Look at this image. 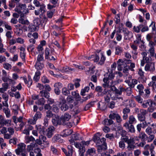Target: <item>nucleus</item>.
I'll return each instance as SVG.
<instances>
[{
    "instance_id": "1",
    "label": "nucleus",
    "mask_w": 156,
    "mask_h": 156,
    "mask_svg": "<svg viewBox=\"0 0 156 156\" xmlns=\"http://www.w3.org/2000/svg\"><path fill=\"white\" fill-rule=\"evenodd\" d=\"M115 77V74L112 71L109 73H106L105 75V78L103 80L104 83L103 86L105 88H109L112 85V80Z\"/></svg>"
},
{
    "instance_id": "2",
    "label": "nucleus",
    "mask_w": 156,
    "mask_h": 156,
    "mask_svg": "<svg viewBox=\"0 0 156 156\" xmlns=\"http://www.w3.org/2000/svg\"><path fill=\"white\" fill-rule=\"evenodd\" d=\"M135 138H136L137 137H131L130 139H129L128 136H125L122 139V140L126 143L128 144L126 148V152H131L134 149L135 147V146L134 145L135 139Z\"/></svg>"
},
{
    "instance_id": "3",
    "label": "nucleus",
    "mask_w": 156,
    "mask_h": 156,
    "mask_svg": "<svg viewBox=\"0 0 156 156\" xmlns=\"http://www.w3.org/2000/svg\"><path fill=\"white\" fill-rule=\"evenodd\" d=\"M11 120L10 119H6L2 115H0V122L1 126L5 127L10 126L11 125Z\"/></svg>"
},
{
    "instance_id": "4",
    "label": "nucleus",
    "mask_w": 156,
    "mask_h": 156,
    "mask_svg": "<svg viewBox=\"0 0 156 156\" xmlns=\"http://www.w3.org/2000/svg\"><path fill=\"white\" fill-rule=\"evenodd\" d=\"M50 50L48 48H46L45 49V58L46 59H48L50 60H55L56 59L53 56L51 55V54H53V53L54 52V49H51V54L50 53Z\"/></svg>"
},
{
    "instance_id": "5",
    "label": "nucleus",
    "mask_w": 156,
    "mask_h": 156,
    "mask_svg": "<svg viewBox=\"0 0 156 156\" xmlns=\"http://www.w3.org/2000/svg\"><path fill=\"white\" fill-rule=\"evenodd\" d=\"M18 8L19 11H18V12L19 14H23V15H26L29 13V10L26 8L25 4H20Z\"/></svg>"
},
{
    "instance_id": "6",
    "label": "nucleus",
    "mask_w": 156,
    "mask_h": 156,
    "mask_svg": "<svg viewBox=\"0 0 156 156\" xmlns=\"http://www.w3.org/2000/svg\"><path fill=\"white\" fill-rule=\"evenodd\" d=\"M109 117L112 120L115 119L118 123H120L122 120L120 116L117 112H111Z\"/></svg>"
},
{
    "instance_id": "7",
    "label": "nucleus",
    "mask_w": 156,
    "mask_h": 156,
    "mask_svg": "<svg viewBox=\"0 0 156 156\" xmlns=\"http://www.w3.org/2000/svg\"><path fill=\"white\" fill-rule=\"evenodd\" d=\"M59 105V107L62 111H66L69 108V106L66 103V100L64 98L60 100Z\"/></svg>"
},
{
    "instance_id": "8",
    "label": "nucleus",
    "mask_w": 156,
    "mask_h": 156,
    "mask_svg": "<svg viewBox=\"0 0 156 156\" xmlns=\"http://www.w3.org/2000/svg\"><path fill=\"white\" fill-rule=\"evenodd\" d=\"M147 113L146 110L141 109H140V113L137 114V118L138 120L140 121H144L146 119L145 115Z\"/></svg>"
},
{
    "instance_id": "9",
    "label": "nucleus",
    "mask_w": 156,
    "mask_h": 156,
    "mask_svg": "<svg viewBox=\"0 0 156 156\" xmlns=\"http://www.w3.org/2000/svg\"><path fill=\"white\" fill-rule=\"evenodd\" d=\"M52 122L55 126H56L58 125L62 124L61 118H59L58 115H54V116L52 119Z\"/></svg>"
},
{
    "instance_id": "10",
    "label": "nucleus",
    "mask_w": 156,
    "mask_h": 156,
    "mask_svg": "<svg viewBox=\"0 0 156 156\" xmlns=\"http://www.w3.org/2000/svg\"><path fill=\"white\" fill-rule=\"evenodd\" d=\"M55 129L53 126H50L46 130L45 134L48 138H51L54 134Z\"/></svg>"
},
{
    "instance_id": "11",
    "label": "nucleus",
    "mask_w": 156,
    "mask_h": 156,
    "mask_svg": "<svg viewBox=\"0 0 156 156\" xmlns=\"http://www.w3.org/2000/svg\"><path fill=\"white\" fill-rule=\"evenodd\" d=\"M130 47L132 49L131 53L132 54L133 58L134 59H136L138 54L137 47L134 44H132L130 45Z\"/></svg>"
},
{
    "instance_id": "12",
    "label": "nucleus",
    "mask_w": 156,
    "mask_h": 156,
    "mask_svg": "<svg viewBox=\"0 0 156 156\" xmlns=\"http://www.w3.org/2000/svg\"><path fill=\"white\" fill-rule=\"evenodd\" d=\"M26 145L23 143H20L17 145V148L15 150L16 153L25 151Z\"/></svg>"
},
{
    "instance_id": "13",
    "label": "nucleus",
    "mask_w": 156,
    "mask_h": 156,
    "mask_svg": "<svg viewBox=\"0 0 156 156\" xmlns=\"http://www.w3.org/2000/svg\"><path fill=\"white\" fill-rule=\"evenodd\" d=\"M155 66L154 62L147 64L145 66V70L146 71H154L155 69Z\"/></svg>"
},
{
    "instance_id": "14",
    "label": "nucleus",
    "mask_w": 156,
    "mask_h": 156,
    "mask_svg": "<svg viewBox=\"0 0 156 156\" xmlns=\"http://www.w3.org/2000/svg\"><path fill=\"white\" fill-rule=\"evenodd\" d=\"M123 32L124 34V39L127 40L129 39L130 37L129 36H133V34L132 32L129 31L127 29H124Z\"/></svg>"
},
{
    "instance_id": "15",
    "label": "nucleus",
    "mask_w": 156,
    "mask_h": 156,
    "mask_svg": "<svg viewBox=\"0 0 156 156\" xmlns=\"http://www.w3.org/2000/svg\"><path fill=\"white\" fill-rule=\"evenodd\" d=\"M98 107L99 109L104 111L107 108V106L105 102L100 101L98 103Z\"/></svg>"
},
{
    "instance_id": "16",
    "label": "nucleus",
    "mask_w": 156,
    "mask_h": 156,
    "mask_svg": "<svg viewBox=\"0 0 156 156\" xmlns=\"http://www.w3.org/2000/svg\"><path fill=\"white\" fill-rule=\"evenodd\" d=\"M149 102H150L148 104L149 107L147 108V110L150 112H152L156 108L155 106L156 105V103L153 102L151 99L150 100Z\"/></svg>"
},
{
    "instance_id": "17",
    "label": "nucleus",
    "mask_w": 156,
    "mask_h": 156,
    "mask_svg": "<svg viewBox=\"0 0 156 156\" xmlns=\"http://www.w3.org/2000/svg\"><path fill=\"white\" fill-rule=\"evenodd\" d=\"M25 15L23 14H20V17L18 20V21L19 23L22 24L28 25L29 24V22L27 20H25L23 18L24 17Z\"/></svg>"
},
{
    "instance_id": "18",
    "label": "nucleus",
    "mask_w": 156,
    "mask_h": 156,
    "mask_svg": "<svg viewBox=\"0 0 156 156\" xmlns=\"http://www.w3.org/2000/svg\"><path fill=\"white\" fill-rule=\"evenodd\" d=\"M35 129L37 130L38 133L41 135H44L45 133V128L44 126L41 125H36L35 126Z\"/></svg>"
},
{
    "instance_id": "19",
    "label": "nucleus",
    "mask_w": 156,
    "mask_h": 156,
    "mask_svg": "<svg viewBox=\"0 0 156 156\" xmlns=\"http://www.w3.org/2000/svg\"><path fill=\"white\" fill-rule=\"evenodd\" d=\"M125 82L128 83V85L131 88H134L135 85L137 83V80L135 79H133L132 80L131 83L130 82L129 80H126Z\"/></svg>"
},
{
    "instance_id": "20",
    "label": "nucleus",
    "mask_w": 156,
    "mask_h": 156,
    "mask_svg": "<svg viewBox=\"0 0 156 156\" xmlns=\"http://www.w3.org/2000/svg\"><path fill=\"white\" fill-rule=\"evenodd\" d=\"M71 118V116L67 113H66L64 115L61 117V120L62 123L68 121Z\"/></svg>"
},
{
    "instance_id": "21",
    "label": "nucleus",
    "mask_w": 156,
    "mask_h": 156,
    "mask_svg": "<svg viewBox=\"0 0 156 156\" xmlns=\"http://www.w3.org/2000/svg\"><path fill=\"white\" fill-rule=\"evenodd\" d=\"M124 62L123 60L121 59H119L117 62L118 65V69L119 70L121 71L123 68L124 67Z\"/></svg>"
},
{
    "instance_id": "22",
    "label": "nucleus",
    "mask_w": 156,
    "mask_h": 156,
    "mask_svg": "<svg viewBox=\"0 0 156 156\" xmlns=\"http://www.w3.org/2000/svg\"><path fill=\"white\" fill-rule=\"evenodd\" d=\"M97 150L98 152H101L105 151L107 149V145L104 144H101V145L98 144H97Z\"/></svg>"
},
{
    "instance_id": "23",
    "label": "nucleus",
    "mask_w": 156,
    "mask_h": 156,
    "mask_svg": "<svg viewBox=\"0 0 156 156\" xmlns=\"http://www.w3.org/2000/svg\"><path fill=\"white\" fill-rule=\"evenodd\" d=\"M61 135L56 134L52 138V141L54 142H58L62 143L63 142V140L61 139Z\"/></svg>"
},
{
    "instance_id": "24",
    "label": "nucleus",
    "mask_w": 156,
    "mask_h": 156,
    "mask_svg": "<svg viewBox=\"0 0 156 156\" xmlns=\"http://www.w3.org/2000/svg\"><path fill=\"white\" fill-rule=\"evenodd\" d=\"M25 142L27 144L29 143L30 142L34 141H35V138L32 136H26L25 137Z\"/></svg>"
},
{
    "instance_id": "25",
    "label": "nucleus",
    "mask_w": 156,
    "mask_h": 156,
    "mask_svg": "<svg viewBox=\"0 0 156 156\" xmlns=\"http://www.w3.org/2000/svg\"><path fill=\"white\" fill-rule=\"evenodd\" d=\"M137 121L135 117L133 115L129 116L128 122L129 124H132L136 123Z\"/></svg>"
},
{
    "instance_id": "26",
    "label": "nucleus",
    "mask_w": 156,
    "mask_h": 156,
    "mask_svg": "<svg viewBox=\"0 0 156 156\" xmlns=\"http://www.w3.org/2000/svg\"><path fill=\"white\" fill-rule=\"evenodd\" d=\"M113 121L112 119H105L102 122V123L104 125H110L113 123Z\"/></svg>"
},
{
    "instance_id": "27",
    "label": "nucleus",
    "mask_w": 156,
    "mask_h": 156,
    "mask_svg": "<svg viewBox=\"0 0 156 156\" xmlns=\"http://www.w3.org/2000/svg\"><path fill=\"white\" fill-rule=\"evenodd\" d=\"M40 94L41 97L48 98L49 97V93L44 90H42L40 92Z\"/></svg>"
},
{
    "instance_id": "28",
    "label": "nucleus",
    "mask_w": 156,
    "mask_h": 156,
    "mask_svg": "<svg viewBox=\"0 0 156 156\" xmlns=\"http://www.w3.org/2000/svg\"><path fill=\"white\" fill-rule=\"evenodd\" d=\"M35 66L37 69L41 70L44 67V65L40 62H36Z\"/></svg>"
},
{
    "instance_id": "29",
    "label": "nucleus",
    "mask_w": 156,
    "mask_h": 156,
    "mask_svg": "<svg viewBox=\"0 0 156 156\" xmlns=\"http://www.w3.org/2000/svg\"><path fill=\"white\" fill-rule=\"evenodd\" d=\"M101 136V134L99 133H98L95 134L93 137V141L97 143V144H98V142H99L100 139L99 136Z\"/></svg>"
},
{
    "instance_id": "30",
    "label": "nucleus",
    "mask_w": 156,
    "mask_h": 156,
    "mask_svg": "<svg viewBox=\"0 0 156 156\" xmlns=\"http://www.w3.org/2000/svg\"><path fill=\"white\" fill-rule=\"evenodd\" d=\"M41 75V73L38 70H37L36 72L35 75L34 77V80L36 82L38 81L40 78V76Z\"/></svg>"
},
{
    "instance_id": "31",
    "label": "nucleus",
    "mask_w": 156,
    "mask_h": 156,
    "mask_svg": "<svg viewBox=\"0 0 156 156\" xmlns=\"http://www.w3.org/2000/svg\"><path fill=\"white\" fill-rule=\"evenodd\" d=\"M139 137L142 141H145L147 138V136L144 132H141L139 135Z\"/></svg>"
},
{
    "instance_id": "32",
    "label": "nucleus",
    "mask_w": 156,
    "mask_h": 156,
    "mask_svg": "<svg viewBox=\"0 0 156 156\" xmlns=\"http://www.w3.org/2000/svg\"><path fill=\"white\" fill-rule=\"evenodd\" d=\"M73 131L71 129H66L63 131L62 134L64 136H66L71 134Z\"/></svg>"
},
{
    "instance_id": "33",
    "label": "nucleus",
    "mask_w": 156,
    "mask_h": 156,
    "mask_svg": "<svg viewBox=\"0 0 156 156\" xmlns=\"http://www.w3.org/2000/svg\"><path fill=\"white\" fill-rule=\"evenodd\" d=\"M37 26H35L34 24L30 25L28 27V30L30 32H34L38 29Z\"/></svg>"
},
{
    "instance_id": "34",
    "label": "nucleus",
    "mask_w": 156,
    "mask_h": 156,
    "mask_svg": "<svg viewBox=\"0 0 156 156\" xmlns=\"http://www.w3.org/2000/svg\"><path fill=\"white\" fill-rule=\"evenodd\" d=\"M3 112L5 113L6 117L9 118L10 116V111L8 108H2Z\"/></svg>"
},
{
    "instance_id": "35",
    "label": "nucleus",
    "mask_w": 156,
    "mask_h": 156,
    "mask_svg": "<svg viewBox=\"0 0 156 156\" xmlns=\"http://www.w3.org/2000/svg\"><path fill=\"white\" fill-rule=\"evenodd\" d=\"M150 99H148L146 101H143L141 104V106L144 108H147L148 107L149 103L150 102Z\"/></svg>"
},
{
    "instance_id": "36",
    "label": "nucleus",
    "mask_w": 156,
    "mask_h": 156,
    "mask_svg": "<svg viewBox=\"0 0 156 156\" xmlns=\"http://www.w3.org/2000/svg\"><path fill=\"white\" fill-rule=\"evenodd\" d=\"M95 90L98 92V96H102L104 95V93L101 92L102 91L101 87L100 86L97 87L95 88Z\"/></svg>"
},
{
    "instance_id": "37",
    "label": "nucleus",
    "mask_w": 156,
    "mask_h": 156,
    "mask_svg": "<svg viewBox=\"0 0 156 156\" xmlns=\"http://www.w3.org/2000/svg\"><path fill=\"white\" fill-rule=\"evenodd\" d=\"M150 87H152V89L154 92H156V84L155 82L151 81L148 84Z\"/></svg>"
},
{
    "instance_id": "38",
    "label": "nucleus",
    "mask_w": 156,
    "mask_h": 156,
    "mask_svg": "<svg viewBox=\"0 0 156 156\" xmlns=\"http://www.w3.org/2000/svg\"><path fill=\"white\" fill-rule=\"evenodd\" d=\"M42 117V114L40 112H37L34 117V119L36 121L39 119H41Z\"/></svg>"
},
{
    "instance_id": "39",
    "label": "nucleus",
    "mask_w": 156,
    "mask_h": 156,
    "mask_svg": "<svg viewBox=\"0 0 156 156\" xmlns=\"http://www.w3.org/2000/svg\"><path fill=\"white\" fill-rule=\"evenodd\" d=\"M128 63H130V65L129 67V69L132 71H134L133 68L135 67V63L131 62V60H128Z\"/></svg>"
},
{
    "instance_id": "40",
    "label": "nucleus",
    "mask_w": 156,
    "mask_h": 156,
    "mask_svg": "<svg viewBox=\"0 0 156 156\" xmlns=\"http://www.w3.org/2000/svg\"><path fill=\"white\" fill-rule=\"evenodd\" d=\"M89 90V87H86L83 89L81 90L80 93L81 95L84 96L86 92H88Z\"/></svg>"
},
{
    "instance_id": "41",
    "label": "nucleus",
    "mask_w": 156,
    "mask_h": 156,
    "mask_svg": "<svg viewBox=\"0 0 156 156\" xmlns=\"http://www.w3.org/2000/svg\"><path fill=\"white\" fill-rule=\"evenodd\" d=\"M143 26V25L142 24L138 26L137 27L134 26L133 29L134 32L138 33L140 32V29Z\"/></svg>"
},
{
    "instance_id": "42",
    "label": "nucleus",
    "mask_w": 156,
    "mask_h": 156,
    "mask_svg": "<svg viewBox=\"0 0 156 156\" xmlns=\"http://www.w3.org/2000/svg\"><path fill=\"white\" fill-rule=\"evenodd\" d=\"M137 88L138 90L139 94H141L143 93L144 87L142 84H140L137 85Z\"/></svg>"
},
{
    "instance_id": "43",
    "label": "nucleus",
    "mask_w": 156,
    "mask_h": 156,
    "mask_svg": "<svg viewBox=\"0 0 156 156\" xmlns=\"http://www.w3.org/2000/svg\"><path fill=\"white\" fill-rule=\"evenodd\" d=\"M95 150L94 148H93L89 149L87 152V156H90L92 155L91 154L93 153H95Z\"/></svg>"
},
{
    "instance_id": "44",
    "label": "nucleus",
    "mask_w": 156,
    "mask_h": 156,
    "mask_svg": "<svg viewBox=\"0 0 156 156\" xmlns=\"http://www.w3.org/2000/svg\"><path fill=\"white\" fill-rule=\"evenodd\" d=\"M55 11V9H53L52 11H47V16L49 18H51L54 14V13Z\"/></svg>"
},
{
    "instance_id": "45",
    "label": "nucleus",
    "mask_w": 156,
    "mask_h": 156,
    "mask_svg": "<svg viewBox=\"0 0 156 156\" xmlns=\"http://www.w3.org/2000/svg\"><path fill=\"white\" fill-rule=\"evenodd\" d=\"M40 8L38 9L40 10V12L41 14H43L45 12V6L44 4L41 5L39 6Z\"/></svg>"
},
{
    "instance_id": "46",
    "label": "nucleus",
    "mask_w": 156,
    "mask_h": 156,
    "mask_svg": "<svg viewBox=\"0 0 156 156\" xmlns=\"http://www.w3.org/2000/svg\"><path fill=\"white\" fill-rule=\"evenodd\" d=\"M122 138H121V140L119 142V147L122 149H123L125 147V144L124 143L125 141L122 140Z\"/></svg>"
},
{
    "instance_id": "47",
    "label": "nucleus",
    "mask_w": 156,
    "mask_h": 156,
    "mask_svg": "<svg viewBox=\"0 0 156 156\" xmlns=\"http://www.w3.org/2000/svg\"><path fill=\"white\" fill-rule=\"evenodd\" d=\"M95 102L91 101L90 103L87 104L85 106V108L86 110H88L89 108L94 105Z\"/></svg>"
},
{
    "instance_id": "48",
    "label": "nucleus",
    "mask_w": 156,
    "mask_h": 156,
    "mask_svg": "<svg viewBox=\"0 0 156 156\" xmlns=\"http://www.w3.org/2000/svg\"><path fill=\"white\" fill-rule=\"evenodd\" d=\"M73 123L72 122H70L68 121H66V122H65V123L63 122L62 123V125L66 126L67 127H68L69 128H70L73 126Z\"/></svg>"
},
{
    "instance_id": "49",
    "label": "nucleus",
    "mask_w": 156,
    "mask_h": 156,
    "mask_svg": "<svg viewBox=\"0 0 156 156\" xmlns=\"http://www.w3.org/2000/svg\"><path fill=\"white\" fill-rule=\"evenodd\" d=\"M35 48L33 44H30L27 48V49L29 52H32Z\"/></svg>"
},
{
    "instance_id": "50",
    "label": "nucleus",
    "mask_w": 156,
    "mask_h": 156,
    "mask_svg": "<svg viewBox=\"0 0 156 156\" xmlns=\"http://www.w3.org/2000/svg\"><path fill=\"white\" fill-rule=\"evenodd\" d=\"M62 93L65 95H67L70 94L69 90L66 87L63 88L62 90Z\"/></svg>"
},
{
    "instance_id": "51",
    "label": "nucleus",
    "mask_w": 156,
    "mask_h": 156,
    "mask_svg": "<svg viewBox=\"0 0 156 156\" xmlns=\"http://www.w3.org/2000/svg\"><path fill=\"white\" fill-rule=\"evenodd\" d=\"M136 100L138 102V103L141 104L143 102V99L141 98L140 95H138L135 97Z\"/></svg>"
},
{
    "instance_id": "52",
    "label": "nucleus",
    "mask_w": 156,
    "mask_h": 156,
    "mask_svg": "<svg viewBox=\"0 0 156 156\" xmlns=\"http://www.w3.org/2000/svg\"><path fill=\"white\" fill-rule=\"evenodd\" d=\"M13 33V32L12 31H7L5 34V36L8 39H11L12 37V34Z\"/></svg>"
},
{
    "instance_id": "53",
    "label": "nucleus",
    "mask_w": 156,
    "mask_h": 156,
    "mask_svg": "<svg viewBox=\"0 0 156 156\" xmlns=\"http://www.w3.org/2000/svg\"><path fill=\"white\" fill-rule=\"evenodd\" d=\"M43 53L39 54L38 55L37 57V62H40L41 61H43L44 60Z\"/></svg>"
},
{
    "instance_id": "54",
    "label": "nucleus",
    "mask_w": 156,
    "mask_h": 156,
    "mask_svg": "<svg viewBox=\"0 0 156 156\" xmlns=\"http://www.w3.org/2000/svg\"><path fill=\"white\" fill-rule=\"evenodd\" d=\"M3 66L4 68L7 70H9L11 69V65L8 63L4 64Z\"/></svg>"
},
{
    "instance_id": "55",
    "label": "nucleus",
    "mask_w": 156,
    "mask_h": 156,
    "mask_svg": "<svg viewBox=\"0 0 156 156\" xmlns=\"http://www.w3.org/2000/svg\"><path fill=\"white\" fill-rule=\"evenodd\" d=\"M45 102L44 101V98H42L39 99L36 103L38 105H43Z\"/></svg>"
},
{
    "instance_id": "56",
    "label": "nucleus",
    "mask_w": 156,
    "mask_h": 156,
    "mask_svg": "<svg viewBox=\"0 0 156 156\" xmlns=\"http://www.w3.org/2000/svg\"><path fill=\"white\" fill-rule=\"evenodd\" d=\"M148 52L151 56H154L155 54V48H150L148 50Z\"/></svg>"
},
{
    "instance_id": "57",
    "label": "nucleus",
    "mask_w": 156,
    "mask_h": 156,
    "mask_svg": "<svg viewBox=\"0 0 156 156\" xmlns=\"http://www.w3.org/2000/svg\"><path fill=\"white\" fill-rule=\"evenodd\" d=\"M114 21L116 24H118L120 22V20L119 14H118L115 16Z\"/></svg>"
},
{
    "instance_id": "58",
    "label": "nucleus",
    "mask_w": 156,
    "mask_h": 156,
    "mask_svg": "<svg viewBox=\"0 0 156 156\" xmlns=\"http://www.w3.org/2000/svg\"><path fill=\"white\" fill-rule=\"evenodd\" d=\"M66 101L68 103H71L73 102V98L71 96H69L66 98Z\"/></svg>"
},
{
    "instance_id": "59",
    "label": "nucleus",
    "mask_w": 156,
    "mask_h": 156,
    "mask_svg": "<svg viewBox=\"0 0 156 156\" xmlns=\"http://www.w3.org/2000/svg\"><path fill=\"white\" fill-rule=\"evenodd\" d=\"M120 32V31L119 32L117 31L116 34V40L118 41H120L121 40L122 37V35L119 34Z\"/></svg>"
},
{
    "instance_id": "60",
    "label": "nucleus",
    "mask_w": 156,
    "mask_h": 156,
    "mask_svg": "<svg viewBox=\"0 0 156 156\" xmlns=\"http://www.w3.org/2000/svg\"><path fill=\"white\" fill-rule=\"evenodd\" d=\"M122 52V49L121 48L116 47L115 48V54L117 55H119Z\"/></svg>"
},
{
    "instance_id": "61",
    "label": "nucleus",
    "mask_w": 156,
    "mask_h": 156,
    "mask_svg": "<svg viewBox=\"0 0 156 156\" xmlns=\"http://www.w3.org/2000/svg\"><path fill=\"white\" fill-rule=\"evenodd\" d=\"M73 139L76 140H79L80 139V134L79 133H76L72 136Z\"/></svg>"
},
{
    "instance_id": "62",
    "label": "nucleus",
    "mask_w": 156,
    "mask_h": 156,
    "mask_svg": "<svg viewBox=\"0 0 156 156\" xmlns=\"http://www.w3.org/2000/svg\"><path fill=\"white\" fill-rule=\"evenodd\" d=\"M41 149L38 148H37L34 150V152L37 153L36 156H42V154L41 153Z\"/></svg>"
},
{
    "instance_id": "63",
    "label": "nucleus",
    "mask_w": 156,
    "mask_h": 156,
    "mask_svg": "<svg viewBox=\"0 0 156 156\" xmlns=\"http://www.w3.org/2000/svg\"><path fill=\"white\" fill-rule=\"evenodd\" d=\"M52 110L55 113H57L59 111V109L56 105L54 104L52 107Z\"/></svg>"
},
{
    "instance_id": "64",
    "label": "nucleus",
    "mask_w": 156,
    "mask_h": 156,
    "mask_svg": "<svg viewBox=\"0 0 156 156\" xmlns=\"http://www.w3.org/2000/svg\"><path fill=\"white\" fill-rule=\"evenodd\" d=\"M18 156H27V153L26 151H23L21 152L16 153Z\"/></svg>"
}]
</instances>
